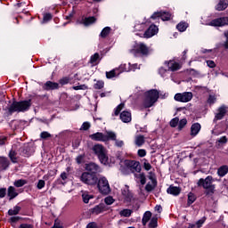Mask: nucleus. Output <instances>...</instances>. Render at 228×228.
Masks as SVG:
<instances>
[{"mask_svg":"<svg viewBox=\"0 0 228 228\" xmlns=\"http://www.w3.org/2000/svg\"><path fill=\"white\" fill-rule=\"evenodd\" d=\"M120 216H125L126 218H128V216H131L133 215V210L131 209H123L119 212Z\"/></svg>","mask_w":228,"mask_h":228,"instance_id":"41","label":"nucleus"},{"mask_svg":"<svg viewBox=\"0 0 228 228\" xmlns=\"http://www.w3.org/2000/svg\"><path fill=\"white\" fill-rule=\"evenodd\" d=\"M25 184H28V181H26L24 179L16 180L14 182V186L16 188H22V186H24Z\"/></svg>","mask_w":228,"mask_h":228,"instance_id":"39","label":"nucleus"},{"mask_svg":"<svg viewBox=\"0 0 228 228\" xmlns=\"http://www.w3.org/2000/svg\"><path fill=\"white\" fill-rule=\"evenodd\" d=\"M159 73L160 74V76H161L162 77H167L168 76V70H167V69H163V68H160V69H159Z\"/></svg>","mask_w":228,"mask_h":228,"instance_id":"55","label":"nucleus"},{"mask_svg":"<svg viewBox=\"0 0 228 228\" xmlns=\"http://www.w3.org/2000/svg\"><path fill=\"white\" fill-rule=\"evenodd\" d=\"M171 17H172V14H170V12H156L151 15V19L156 20L160 18L161 20H170Z\"/></svg>","mask_w":228,"mask_h":228,"instance_id":"15","label":"nucleus"},{"mask_svg":"<svg viewBox=\"0 0 228 228\" xmlns=\"http://www.w3.org/2000/svg\"><path fill=\"white\" fill-rule=\"evenodd\" d=\"M204 222H206V217H202L199 221L196 222V224H189L188 228H200L202 225H204Z\"/></svg>","mask_w":228,"mask_h":228,"instance_id":"31","label":"nucleus"},{"mask_svg":"<svg viewBox=\"0 0 228 228\" xmlns=\"http://www.w3.org/2000/svg\"><path fill=\"white\" fill-rule=\"evenodd\" d=\"M208 26L222 27L228 26V17H222L213 20L208 24Z\"/></svg>","mask_w":228,"mask_h":228,"instance_id":"14","label":"nucleus"},{"mask_svg":"<svg viewBox=\"0 0 228 228\" xmlns=\"http://www.w3.org/2000/svg\"><path fill=\"white\" fill-rule=\"evenodd\" d=\"M80 129L83 131H88V129H90V122H84Z\"/></svg>","mask_w":228,"mask_h":228,"instance_id":"58","label":"nucleus"},{"mask_svg":"<svg viewBox=\"0 0 228 228\" xmlns=\"http://www.w3.org/2000/svg\"><path fill=\"white\" fill-rule=\"evenodd\" d=\"M20 213V207L15 206L13 208L8 210L9 216H14L15 215H19Z\"/></svg>","mask_w":228,"mask_h":228,"instance_id":"33","label":"nucleus"},{"mask_svg":"<svg viewBox=\"0 0 228 228\" xmlns=\"http://www.w3.org/2000/svg\"><path fill=\"white\" fill-rule=\"evenodd\" d=\"M227 6H228L227 0H221L216 6V10H217V12H222V11L225 10V8H227Z\"/></svg>","mask_w":228,"mask_h":228,"instance_id":"29","label":"nucleus"},{"mask_svg":"<svg viewBox=\"0 0 228 228\" xmlns=\"http://www.w3.org/2000/svg\"><path fill=\"white\" fill-rule=\"evenodd\" d=\"M85 170L86 172H88L89 174H94V175H97V174L102 172L101 167H99V165L94 162L86 164Z\"/></svg>","mask_w":228,"mask_h":228,"instance_id":"11","label":"nucleus"},{"mask_svg":"<svg viewBox=\"0 0 228 228\" xmlns=\"http://www.w3.org/2000/svg\"><path fill=\"white\" fill-rule=\"evenodd\" d=\"M97 60H99V53H94L91 56V63L95 64L97 63Z\"/></svg>","mask_w":228,"mask_h":228,"instance_id":"59","label":"nucleus"},{"mask_svg":"<svg viewBox=\"0 0 228 228\" xmlns=\"http://www.w3.org/2000/svg\"><path fill=\"white\" fill-rule=\"evenodd\" d=\"M152 216V213H151V211H146L142 216V224L143 225H147V222H149V220H151V217Z\"/></svg>","mask_w":228,"mask_h":228,"instance_id":"35","label":"nucleus"},{"mask_svg":"<svg viewBox=\"0 0 228 228\" xmlns=\"http://www.w3.org/2000/svg\"><path fill=\"white\" fill-rule=\"evenodd\" d=\"M169 124L171 127H177V125L179 124V118H174L171 119Z\"/></svg>","mask_w":228,"mask_h":228,"instance_id":"52","label":"nucleus"},{"mask_svg":"<svg viewBox=\"0 0 228 228\" xmlns=\"http://www.w3.org/2000/svg\"><path fill=\"white\" fill-rule=\"evenodd\" d=\"M166 64H167L168 70H171L172 72H175V70H179V69H181V64L174 61H169L168 62L166 61Z\"/></svg>","mask_w":228,"mask_h":228,"instance_id":"21","label":"nucleus"},{"mask_svg":"<svg viewBox=\"0 0 228 228\" xmlns=\"http://www.w3.org/2000/svg\"><path fill=\"white\" fill-rule=\"evenodd\" d=\"M139 94L143 95L142 96L143 108H152V106H154V103L158 102V99H159V92H158V90L156 89H151L145 93L142 91Z\"/></svg>","mask_w":228,"mask_h":228,"instance_id":"1","label":"nucleus"},{"mask_svg":"<svg viewBox=\"0 0 228 228\" xmlns=\"http://www.w3.org/2000/svg\"><path fill=\"white\" fill-rule=\"evenodd\" d=\"M37 190H42V189L45 188V181L38 180V182L37 183Z\"/></svg>","mask_w":228,"mask_h":228,"instance_id":"53","label":"nucleus"},{"mask_svg":"<svg viewBox=\"0 0 228 228\" xmlns=\"http://www.w3.org/2000/svg\"><path fill=\"white\" fill-rule=\"evenodd\" d=\"M110 33H111V28H110V27H105V28L102 30V32H101V34H100V37H101L102 38H106V37H108V35H110Z\"/></svg>","mask_w":228,"mask_h":228,"instance_id":"38","label":"nucleus"},{"mask_svg":"<svg viewBox=\"0 0 228 228\" xmlns=\"http://www.w3.org/2000/svg\"><path fill=\"white\" fill-rule=\"evenodd\" d=\"M53 19V15L51 13H46L44 15L43 22H49Z\"/></svg>","mask_w":228,"mask_h":228,"instance_id":"60","label":"nucleus"},{"mask_svg":"<svg viewBox=\"0 0 228 228\" xmlns=\"http://www.w3.org/2000/svg\"><path fill=\"white\" fill-rule=\"evenodd\" d=\"M86 228H99V227H97V224L95 223H89Z\"/></svg>","mask_w":228,"mask_h":228,"instance_id":"64","label":"nucleus"},{"mask_svg":"<svg viewBox=\"0 0 228 228\" xmlns=\"http://www.w3.org/2000/svg\"><path fill=\"white\" fill-rule=\"evenodd\" d=\"M69 177V175H67V173L63 172L61 174V180H59L58 183L59 184H62V185H65L66 184V181H67V178Z\"/></svg>","mask_w":228,"mask_h":228,"instance_id":"42","label":"nucleus"},{"mask_svg":"<svg viewBox=\"0 0 228 228\" xmlns=\"http://www.w3.org/2000/svg\"><path fill=\"white\" fill-rule=\"evenodd\" d=\"M149 227L150 228H156V227H158V218L152 217L151 219L150 224H149Z\"/></svg>","mask_w":228,"mask_h":228,"instance_id":"48","label":"nucleus"},{"mask_svg":"<svg viewBox=\"0 0 228 228\" xmlns=\"http://www.w3.org/2000/svg\"><path fill=\"white\" fill-rule=\"evenodd\" d=\"M176 28L178 29V31L183 33L188 28V23L182 21L176 25Z\"/></svg>","mask_w":228,"mask_h":228,"instance_id":"36","label":"nucleus"},{"mask_svg":"<svg viewBox=\"0 0 228 228\" xmlns=\"http://www.w3.org/2000/svg\"><path fill=\"white\" fill-rule=\"evenodd\" d=\"M201 126L200 123H194L191 126V136L195 137L200 133Z\"/></svg>","mask_w":228,"mask_h":228,"instance_id":"19","label":"nucleus"},{"mask_svg":"<svg viewBox=\"0 0 228 228\" xmlns=\"http://www.w3.org/2000/svg\"><path fill=\"white\" fill-rule=\"evenodd\" d=\"M132 53L134 56H149L151 54V48L143 43H135Z\"/></svg>","mask_w":228,"mask_h":228,"instance_id":"5","label":"nucleus"},{"mask_svg":"<svg viewBox=\"0 0 228 228\" xmlns=\"http://www.w3.org/2000/svg\"><path fill=\"white\" fill-rule=\"evenodd\" d=\"M137 154H138L139 158H145V156H147V151H145L143 149H140V150H138Z\"/></svg>","mask_w":228,"mask_h":228,"instance_id":"56","label":"nucleus"},{"mask_svg":"<svg viewBox=\"0 0 228 228\" xmlns=\"http://www.w3.org/2000/svg\"><path fill=\"white\" fill-rule=\"evenodd\" d=\"M80 181H82L84 184H87V186H95L97 184V175L84 172L80 176Z\"/></svg>","mask_w":228,"mask_h":228,"instance_id":"6","label":"nucleus"},{"mask_svg":"<svg viewBox=\"0 0 228 228\" xmlns=\"http://www.w3.org/2000/svg\"><path fill=\"white\" fill-rule=\"evenodd\" d=\"M208 104H215L216 102V96L215 94H210L208 99Z\"/></svg>","mask_w":228,"mask_h":228,"instance_id":"54","label":"nucleus"},{"mask_svg":"<svg viewBox=\"0 0 228 228\" xmlns=\"http://www.w3.org/2000/svg\"><path fill=\"white\" fill-rule=\"evenodd\" d=\"M158 31H159L158 27L156 25H151L143 34L136 33V35L143 37L144 38H151V37L158 34Z\"/></svg>","mask_w":228,"mask_h":228,"instance_id":"12","label":"nucleus"},{"mask_svg":"<svg viewBox=\"0 0 228 228\" xmlns=\"http://www.w3.org/2000/svg\"><path fill=\"white\" fill-rule=\"evenodd\" d=\"M134 143L137 147H142V145L145 143V137H143V135H136Z\"/></svg>","mask_w":228,"mask_h":228,"instance_id":"32","label":"nucleus"},{"mask_svg":"<svg viewBox=\"0 0 228 228\" xmlns=\"http://www.w3.org/2000/svg\"><path fill=\"white\" fill-rule=\"evenodd\" d=\"M6 197V188L0 189V199H4Z\"/></svg>","mask_w":228,"mask_h":228,"instance_id":"62","label":"nucleus"},{"mask_svg":"<svg viewBox=\"0 0 228 228\" xmlns=\"http://www.w3.org/2000/svg\"><path fill=\"white\" fill-rule=\"evenodd\" d=\"M228 111V107L225 105H222L217 109V113L215 115L214 122H216L218 120H222L226 115Z\"/></svg>","mask_w":228,"mask_h":228,"instance_id":"13","label":"nucleus"},{"mask_svg":"<svg viewBox=\"0 0 228 228\" xmlns=\"http://www.w3.org/2000/svg\"><path fill=\"white\" fill-rule=\"evenodd\" d=\"M228 139L227 136H222L219 139H217V143H221L222 145L227 143Z\"/></svg>","mask_w":228,"mask_h":228,"instance_id":"57","label":"nucleus"},{"mask_svg":"<svg viewBox=\"0 0 228 228\" xmlns=\"http://www.w3.org/2000/svg\"><path fill=\"white\" fill-rule=\"evenodd\" d=\"M228 174V166H221L218 169H217V175H219V177H225V175H227Z\"/></svg>","mask_w":228,"mask_h":228,"instance_id":"27","label":"nucleus"},{"mask_svg":"<svg viewBox=\"0 0 228 228\" xmlns=\"http://www.w3.org/2000/svg\"><path fill=\"white\" fill-rule=\"evenodd\" d=\"M89 138H91V140H94V142H108V137L106 136V134L99 132L90 134Z\"/></svg>","mask_w":228,"mask_h":228,"instance_id":"16","label":"nucleus"},{"mask_svg":"<svg viewBox=\"0 0 228 228\" xmlns=\"http://www.w3.org/2000/svg\"><path fill=\"white\" fill-rule=\"evenodd\" d=\"M148 179H150V182L147 183L145 190L149 192L156 189V186H158V180L156 179V174L152 171L148 173Z\"/></svg>","mask_w":228,"mask_h":228,"instance_id":"9","label":"nucleus"},{"mask_svg":"<svg viewBox=\"0 0 228 228\" xmlns=\"http://www.w3.org/2000/svg\"><path fill=\"white\" fill-rule=\"evenodd\" d=\"M224 35L226 38V42L224 44V46L225 47V49H228V30L224 31Z\"/></svg>","mask_w":228,"mask_h":228,"instance_id":"63","label":"nucleus"},{"mask_svg":"<svg viewBox=\"0 0 228 228\" xmlns=\"http://www.w3.org/2000/svg\"><path fill=\"white\" fill-rule=\"evenodd\" d=\"M122 110H124V103H120L114 109L112 117H118V115H120V111H122Z\"/></svg>","mask_w":228,"mask_h":228,"instance_id":"37","label":"nucleus"},{"mask_svg":"<svg viewBox=\"0 0 228 228\" xmlns=\"http://www.w3.org/2000/svg\"><path fill=\"white\" fill-rule=\"evenodd\" d=\"M9 158L12 163H17V152L12 150L9 153Z\"/></svg>","mask_w":228,"mask_h":228,"instance_id":"43","label":"nucleus"},{"mask_svg":"<svg viewBox=\"0 0 228 228\" xmlns=\"http://www.w3.org/2000/svg\"><path fill=\"white\" fill-rule=\"evenodd\" d=\"M196 199L195 194H193V192H190L188 194V206H191V204L195 202Z\"/></svg>","mask_w":228,"mask_h":228,"instance_id":"44","label":"nucleus"},{"mask_svg":"<svg viewBox=\"0 0 228 228\" xmlns=\"http://www.w3.org/2000/svg\"><path fill=\"white\" fill-rule=\"evenodd\" d=\"M145 29V23H137L134 26V31L135 33L138 31H143Z\"/></svg>","mask_w":228,"mask_h":228,"instance_id":"46","label":"nucleus"},{"mask_svg":"<svg viewBox=\"0 0 228 228\" xmlns=\"http://www.w3.org/2000/svg\"><path fill=\"white\" fill-rule=\"evenodd\" d=\"M167 191L169 195H174L175 197H177V195L181 193V188L177 186L170 185L167 188Z\"/></svg>","mask_w":228,"mask_h":228,"instance_id":"22","label":"nucleus"},{"mask_svg":"<svg viewBox=\"0 0 228 228\" xmlns=\"http://www.w3.org/2000/svg\"><path fill=\"white\" fill-rule=\"evenodd\" d=\"M193 99V93L184 92L175 94V101L177 102H190Z\"/></svg>","mask_w":228,"mask_h":228,"instance_id":"8","label":"nucleus"},{"mask_svg":"<svg viewBox=\"0 0 228 228\" xmlns=\"http://www.w3.org/2000/svg\"><path fill=\"white\" fill-rule=\"evenodd\" d=\"M104 202H105V204H107V206H111V204H113V202H115V200L113 199V197L108 196L105 198Z\"/></svg>","mask_w":228,"mask_h":228,"instance_id":"51","label":"nucleus"},{"mask_svg":"<svg viewBox=\"0 0 228 228\" xmlns=\"http://www.w3.org/2000/svg\"><path fill=\"white\" fill-rule=\"evenodd\" d=\"M7 195L10 198V200L15 199L19 193L17 192V190H15V187L10 186L7 190Z\"/></svg>","mask_w":228,"mask_h":228,"instance_id":"26","label":"nucleus"},{"mask_svg":"<svg viewBox=\"0 0 228 228\" xmlns=\"http://www.w3.org/2000/svg\"><path fill=\"white\" fill-rule=\"evenodd\" d=\"M104 211V204H100L92 208L93 215H101Z\"/></svg>","mask_w":228,"mask_h":228,"instance_id":"30","label":"nucleus"},{"mask_svg":"<svg viewBox=\"0 0 228 228\" xmlns=\"http://www.w3.org/2000/svg\"><path fill=\"white\" fill-rule=\"evenodd\" d=\"M19 220H21L20 216H12L9 219V222L12 224V227H15V224H17V222H19Z\"/></svg>","mask_w":228,"mask_h":228,"instance_id":"50","label":"nucleus"},{"mask_svg":"<svg viewBox=\"0 0 228 228\" xmlns=\"http://www.w3.org/2000/svg\"><path fill=\"white\" fill-rule=\"evenodd\" d=\"M94 199V195L88 191H82V200L85 204H88Z\"/></svg>","mask_w":228,"mask_h":228,"instance_id":"25","label":"nucleus"},{"mask_svg":"<svg viewBox=\"0 0 228 228\" xmlns=\"http://www.w3.org/2000/svg\"><path fill=\"white\" fill-rule=\"evenodd\" d=\"M125 167H126L127 170H130L133 174H134V172H142V166L140 165V162L135 160H126Z\"/></svg>","mask_w":228,"mask_h":228,"instance_id":"10","label":"nucleus"},{"mask_svg":"<svg viewBox=\"0 0 228 228\" xmlns=\"http://www.w3.org/2000/svg\"><path fill=\"white\" fill-rule=\"evenodd\" d=\"M0 165L4 170H6V168H8L10 166V161H8V159L4 157H0Z\"/></svg>","mask_w":228,"mask_h":228,"instance_id":"34","label":"nucleus"},{"mask_svg":"<svg viewBox=\"0 0 228 228\" xmlns=\"http://www.w3.org/2000/svg\"><path fill=\"white\" fill-rule=\"evenodd\" d=\"M117 76H120V72L118 71V68L106 72V77L108 79H111L112 77H117Z\"/></svg>","mask_w":228,"mask_h":228,"instance_id":"28","label":"nucleus"},{"mask_svg":"<svg viewBox=\"0 0 228 228\" xmlns=\"http://www.w3.org/2000/svg\"><path fill=\"white\" fill-rule=\"evenodd\" d=\"M107 137V142L109 140H117V134L113 132H107V134H105Z\"/></svg>","mask_w":228,"mask_h":228,"instance_id":"49","label":"nucleus"},{"mask_svg":"<svg viewBox=\"0 0 228 228\" xmlns=\"http://www.w3.org/2000/svg\"><path fill=\"white\" fill-rule=\"evenodd\" d=\"M135 181H139L141 184H145L147 183V178L145 177L144 173H136L134 174Z\"/></svg>","mask_w":228,"mask_h":228,"instance_id":"24","label":"nucleus"},{"mask_svg":"<svg viewBox=\"0 0 228 228\" xmlns=\"http://www.w3.org/2000/svg\"><path fill=\"white\" fill-rule=\"evenodd\" d=\"M93 152L97 156L102 165H110L108 158V150L102 144H94L92 148Z\"/></svg>","mask_w":228,"mask_h":228,"instance_id":"2","label":"nucleus"},{"mask_svg":"<svg viewBox=\"0 0 228 228\" xmlns=\"http://www.w3.org/2000/svg\"><path fill=\"white\" fill-rule=\"evenodd\" d=\"M44 90H58V88H60V84L56 83V82H53V81H47L44 86H43Z\"/></svg>","mask_w":228,"mask_h":228,"instance_id":"18","label":"nucleus"},{"mask_svg":"<svg viewBox=\"0 0 228 228\" xmlns=\"http://www.w3.org/2000/svg\"><path fill=\"white\" fill-rule=\"evenodd\" d=\"M121 193H122L123 199L126 202H131V200L133 199V194L131 193V191H129V186L126 185L123 187L121 190Z\"/></svg>","mask_w":228,"mask_h":228,"instance_id":"17","label":"nucleus"},{"mask_svg":"<svg viewBox=\"0 0 228 228\" xmlns=\"http://www.w3.org/2000/svg\"><path fill=\"white\" fill-rule=\"evenodd\" d=\"M30 107L31 100L13 102L9 107V112L15 113V111H17L18 113H20V111H28Z\"/></svg>","mask_w":228,"mask_h":228,"instance_id":"3","label":"nucleus"},{"mask_svg":"<svg viewBox=\"0 0 228 228\" xmlns=\"http://www.w3.org/2000/svg\"><path fill=\"white\" fill-rule=\"evenodd\" d=\"M186 124H188V120L186 118H183L178 121V131H183V129H184V127L186 126Z\"/></svg>","mask_w":228,"mask_h":228,"instance_id":"40","label":"nucleus"},{"mask_svg":"<svg viewBox=\"0 0 228 228\" xmlns=\"http://www.w3.org/2000/svg\"><path fill=\"white\" fill-rule=\"evenodd\" d=\"M97 188L102 195H109L111 192V188L110 187V182L105 176H100L97 178Z\"/></svg>","mask_w":228,"mask_h":228,"instance_id":"4","label":"nucleus"},{"mask_svg":"<svg viewBox=\"0 0 228 228\" xmlns=\"http://www.w3.org/2000/svg\"><path fill=\"white\" fill-rule=\"evenodd\" d=\"M198 186H202L204 190H208V191H211V193H213V191L215 190V185L213 184V176L208 175L206 177V179H200L198 181Z\"/></svg>","mask_w":228,"mask_h":228,"instance_id":"7","label":"nucleus"},{"mask_svg":"<svg viewBox=\"0 0 228 228\" xmlns=\"http://www.w3.org/2000/svg\"><path fill=\"white\" fill-rule=\"evenodd\" d=\"M120 119L125 124H127V123L131 122V120H132L131 112H129V111H123V112H121L120 113Z\"/></svg>","mask_w":228,"mask_h":228,"instance_id":"23","label":"nucleus"},{"mask_svg":"<svg viewBox=\"0 0 228 228\" xmlns=\"http://www.w3.org/2000/svg\"><path fill=\"white\" fill-rule=\"evenodd\" d=\"M118 69L119 74H122V72H134V68H131V63L121 64Z\"/></svg>","mask_w":228,"mask_h":228,"instance_id":"20","label":"nucleus"},{"mask_svg":"<svg viewBox=\"0 0 228 228\" xmlns=\"http://www.w3.org/2000/svg\"><path fill=\"white\" fill-rule=\"evenodd\" d=\"M40 136L41 138L45 140L46 138H51V134H49L48 132H42Z\"/></svg>","mask_w":228,"mask_h":228,"instance_id":"61","label":"nucleus"},{"mask_svg":"<svg viewBox=\"0 0 228 228\" xmlns=\"http://www.w3.org/2000/svg\"><path fill=\"white\" fill-rule=\"evenodd\" d=\"M95 22V17H88L84 20L85 26H90V24H94Z\"/></svg>","mask_w":228,"mask_h":228,"instance_id":"47","label":"nucleus"},{"mask_svg":"<svg viewBox=\"0 0 228 228\" xmlns=\"http://www.w3.org/2000/svg\"><path fill=\"white\" fill-rule=\"evenodd\" d=\"M94 88L95 90H102V88H104V82L102 80H98L94 85Z\"/></svg>","mask_w":228,"mask_h":228,"instance_id":"45","label":"nucleus"}]
</instances>
